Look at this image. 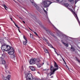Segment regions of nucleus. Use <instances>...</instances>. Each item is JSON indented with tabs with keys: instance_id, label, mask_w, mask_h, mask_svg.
<instances>
[{
	"instance_id": "37998d69",
	"label": "nucleus",
	"mask_w": 80,
	"mask_h": 80,
	"mask_svg": "<svg viewBox=\"0 0 80 80\" xmlns=\"http://www.w3.org/2000/svg\"><path fill=\"white\" fill-rule=\"evenodd\" d=\"M61 57L62 58V59L63 57H62V56H61Z\"/></svg>"
},
{
	"instance_id": "79ce46f5",
	"label": "nucleus",
	"mask_w": 80,
	"mask_h": 80,
	"mask_svg": "<svg viewBox=\"0 0 80 80\" xmlns=\"http://www.w3.org/2000/svg\"><path fill=\"white\" fill-rule=\"evenodd\" d=\"M22 22L24 23H25V22L24 21H22Z\"/></svg>"
},
{
	"instance_id": "c756f323",
	"label": "nucleus",
	"mask_w": 80,
	"mask_h": 80,
	"mask_svg": "<svg viewBox=\"0 0 80 80\" xmlns=\"http://www.w3.org/2000/svg\"><path fill=\"white\" fill-rule=\"evenodd\" d=\"M43 10H44L45 13L46 14H47V11H46V10H45L44 9H43Z\"/></svg>"
},
{
	"instance_id": "7ed1b4c3",
	"label": "nucleus",
	"mask_w": 80,
	"mask_h": 80,
	"mask_svg": "<svg viewBox=\"0 0 80 80\" xmlns=\"http://www.w3.org/2000/svg\"><path fill=\"white\" fill-rule=\"evenodd\" d=\"M51 3H52V2L47 0H45L43 1L42 2V4L45 8L48 7Z\"/></svg>"
},
{
	"instance_id": "de8ad7c7",
	"label": "nucleus",
	"mask_w": 80,
	"mask_h": 80,
	"mask_svg": "<svg viewBox=\"0 0 80 80\" xmlns=\"http://www.w3.org/2000/svg\"><path fill=\"white\" fill-rule=\"evenodd\" d=\"M55 53H56V54H58V53H57V52H56Z\"/></svg>"
},
{
	"instance_id": "f704fd0d",
	"label": "nucleus",
	"mask_w": 80,
	"mask_h": 80,
	"mask_svg": "<svg viewBox=\"0 0 80 80\" xmlns=\"http://www.w3.org/2000/svg\"><path fill=\"white\" fill-rule=\"evenodd\" d=\"M44 70L45 71H48L49 70L48 69H44Z\"/></svg>"
},
{
	"instance_id": "9d476101",
	"label": "nucleus",
	"mask_w": 80,
	"mask_h": 80,
	"mask_svg": "<svg viewBox=\"0 0 80 80\" xmlns=\"http://www.w3.org/2000/svg\"><path fill=\"white\" fill-rule=\"evenodd\" d=\"M36 65H37L38 67L39 68H40L42 65V64H41V62L37 63Z\"/></svg>"
},
{
	"instance_id": "a18cd8bd",
	"label": "nucleus",
	"mask_w": 80,
	"mask_h": 80,
	"mask_svg": "<svg viewBox=\"0 0 80 80\" xmlns=\"http://www.w3.org/2000/svg\"><path fill=\"white\" fill-rule=\"evenodd\" d=\"M61 42H62V43H63V40H61Z\"/></svg>"
},
{
	"instance_id": "f257e3e1",
	"label": "nucleus",
	"mask_w": 80,
	"mask_h": 80,
	"mask_svg": "<svg viewBox=\"0 0 80 80\" xmlns=\"http://www.w3.org/2000/svg\"><path fill=\"white\" fill-rule=\"evenodd\" d=\"M0 42L2 45L1 47V50L3 51H5V50L7 49V50L6 51L10 55V46H9L8 45H7L5 43H4V40L3 39H0Z\"/></svg>"
},
{
	"instance_id": "58836bf2",
	"label": "nucleus",
	"mask_w": 80,
	"mask_h": 80,
	"mask_svg": "<svg viewBox=\"0 0 80 80\" xmlns=\"http://www.w3.org/2000/svg\"><path fill=\"white\" fill-rule=\"evenodd\" d=\"M18 30L19 32H20V33H21V32H20V29H18Z\"/></svg>"
},
{
	"instance_id": "4be33fe9",
	"label": "nucleus",
	"mask_w": 80,
	"mask_h": 80,
	"mask_svg": "<svg viewBox=\"0 0 80 80\" xmlns=\"http://www.w3.org/2000/svg\"><path fill=\"white\" fill-rule=\"evenodd\" d=\"M44 52L45 53H49V52H48V50L47 49H45V50H44Z\"/></svg>"
},
{
	"instance_id": "c03bdc74",
	"label": "nucleus",
	"mask_w": 80,
	"mask_h": 80,
	"mask_svg": "<svg viewBox=\"0 0 80 80\" xmlns=\"http://www.w3.org/2000/svg\"><path fill=\"white\" fill-rule=\"evenodd\" d=\"M13 1H14V2H15V3H17V2H16V1H15L14 0H13Z\"/></svg>"
},
{
	"instance_id": "49530a36",
	"label": "nucleus",
	"mask_w": 80,
	"mask_h": 80,
	"mask_svg": "<svg viewBox=\"0 0 80 80\" xmlns=\"http://www.w3.org/2000/svg\"><path fill=\"white\" fill-rule=\"evenodd\" d=\"M17 1H18V2H20V1H19V0H17Z\"/></svg>"
},
{
	"instance_id": "f3484780",
	"label": "nucleus",
	"mask_w": 80,
	"mask_h": 80,
	"mask_svg": "<svg viewBox=\"0 0 80 80\" xmlns=\"http://www.w3.org/2000/svg\"><path fill=\"white\" fill-rule=\"evenodd\" d=\"M62 43L64 45L65 47H68V43H65L63 42H62Z\"/></svg>"
},
{
	"instance_id": "c9c22d12",
	"label": "nucleus",
	"mask_w": 80,
	"mask_h": 80,
	"mask_svg": "<svg viewBox=\"0 0 80 80\" xmlns=\"http://www.w3.org/2000/svg\"><path fill=\"white\" fill-rule=\"evenodd\" d=\"M62 60L64 62H65V60H64V59H63V58H62Z\"/></svg>"
},
{
	"instance_id": "393cba45",
	"label": "nucleus",
	"mask_w": 80,
	"mask_h": 80,
	"mask_svg": "<svg viewBox=\"0 0 80 80\" xmlns=\"http://www.w3.org/2000/svg\"><path fill=\"white\" fill-rule=\"evenodd\" d=\"M27 41H24L23 42V44L24 45H27Z\"/></svg>"
},
{
	"instance_id": "3c124183",
	"label": "nucleus",
	"mask_w": 80,
	"mask_h": 80,
	"mask_svg": "<svg viewBox=\"0 0 80 80\" xmlns=\"http://www.w3.org/2000/svg\"><path fill=\"white\" fill-rule=\"evenodd\" d=\"M78 62L79 63H80V61H78Z\"/></svg>"
},
{
	"instance_id": "0eeeda50",
	"label": "nucleus",
	"mask_w": 80,
	"mask_h": 80,
	"mask_svg": "<svg viewBox=\"0 0 80 80\" xmlns=\"http://www.w3.org/2000/svg\"><path fill=\"white\" fill-rule=\"evenodd\" d=\"M2 78L4 80H10V75H8L7 77H5L4 76L2 77Z\"/></svg>"
},
{
	"instance_id": "6ab92c4d",
	"label": "nucleus",
	"mask_w": 80,
	"mask_h": 80,
	"mask_svg": "<svg viewBox=\"0 0 80 80\" xmlns=\"http://www.w3.org/2000/svg\"><path fill=\"white\" fill-rule=\"evenodd\" d=\"M10 55V57L11 58H15V54H11Z\"/></svg>"
},
{
	"instance_id": "8fccbe9b",
	"label": "nucleus",
	"mask_w": 80,
	"mask_h": 80,
	"mask_svg": "<svg viewBox=\"0 0 80 80\" xmlns=\"http://www.w3.org/2000/svg\"><path fill=\"white\" fill-rule=\"evenodd\" d=\"M46 10H47V11H48V8H47Z\"/></svg>"
},
{
	"instance_id": "2f4dec72",
	"label": "nucleus",
	"mask_w": 80,
	"mask_h": 80,
	"mask_svg": "<svg viewBox=\"0 0 80 80\" xmlns=\"http://www.w3.org/2000/svg\"><path fill=\"white\" fill-rule=\"evenodd\" d=\"M14 23L15 25L16 26V27L18 26V25H17V24H16V23L15 22H14Z\"/></svg>"
},
{
	"instance_id": "a211bd4d",
	"label": "nucleus",
	"mask_w": 80,
	"mask_h": 80,
	"mask_svg": "<svg viewBox=\"0 0 80 80\" xmlns=\"http://www.w3.org/2000/svg\"><path fill=\"white\" fill-rule=\"evenodd\" d=\"M48 46H49V47H51V48H53V49H54V50H55V48H54V47H52V45H51V44L49 43L48 44Z\"/></svg>"
},
{
	"instance_id": "603ef678",
	"label": "nucleus",
	"mask_w": 80,
	"mask_h": 80,
	"mask_svg": "<svg viewBox=\"0 0 80 80\" xmlns=\"http://www.w3.org/2000/svg\"><path fill=\"white\" fill-rule=\"evenodd\" d=\"M60 57H61V56H62L61 55V54H60Z\"/></svg>"
},
{
	"instance_id": "412c9836",
	"label": "nucleus",
	"mask_w": 80,
	"mask_h": 80,
	"mask_svg": "<svg viewBox=\"0 0 80 80\" xmlns=\"http://www.w3.org/2000/svg\"><path fill=\"white\" fill-rule=\"evenodd\" d=\"M2 6H3V7L6 10H7V6H6V5H5V4H2Z\"/></svg>"
},
{
	"instance_id": "1a4fd4ad",
	"label": "nucleus",
	"mask_w": 80,
	"mask_h": 80,
	"mask_svg": "<svg viewBox=\"0 0 80 80\" xmlns=\"http://www.w3.org/2000/svg\"><path fill=\"white\" fill-rule=\"evenodd\" d=\"M31 3H32L33 5L34 6V7H36V9L38 10H39V7L38 6H37V5H36V4H35V3H34L33 2H32V1H31Z\"/></svg>"
},
{
	"instance_id": "aec40b11",
	"label": "nucleus",
	"mask_w": 80,
	"mask_h": 80,
	"mask_svg": "<svg viewBox=\"0 0 80 80\" xmlns=\"http://www.w3.org/2000/svg\"><path fill=\"white\" fill-rule=\"evenodd\" d=\"M56 1L57 2H60V3H63L64 0H56Z\"/></svg>"
},
{
	"instance_id": "a878e982",
	"label": "nucleus",
	"mask_w": 80,
	"mask_h": 80,
	"mask_svg": "<svg viewBox=\"0 0 80 80\" xmlns=\"http://www.w3.org/2000/svg\"><path fill=\"white\" fill-rule=\"evenodd\" d=\"M32 32H33V33H34V34H35V35H37V36L38 37V34H37V32L34 31H32Z\"/></svg>"
},
{
	"instance_id": "e433bc0d",
	"label": "nucleus",
	"mask_w": 80,
	"mask_h": 80,
	"mask_svg": "<svg viewBox=\"0 0 80 80\" xmlns=\"http://www.w3.org/2000/svg\"><path fill=\"white\" fill-rule=\"evenodd\" d=\"M29 28V29H30V30H31V31H33V30H32V29H30V28Z\"/></svg>"
},
{
	"instance_id": "f8f14e48",
	"label": "nucleus",
	"mask_w": 80,
	"mask_h": 80,
	"mask_svg": "<svg viewBox=\"0 0 80 80\" xmlns=\"http://www.w3.org/2000/svg\"><path fill=\"white\" fill-rule=\"evenodd\" d=\"M30 69L33 72L35 71V68L32 66L31 67Z\"/></svg>"
},
{
	"instance_id": "473e14b6",
	"label": "nucleus",
	"mask_w": 80,
	"mask_h": 80,
	"mask_svg": "<svg viewBox=\"0 0 80 80\" xmlns=\"http://www.w3.org/2000/svg\"><path fill=\"white\" fill-rule=\"evenodd\" d=\"M10 19L11 20V21H12V22H13V23H14V22H14V21L13 20V19H12V18H11Z\"/></svg>"
},
{
	"instance_id": "423d86ee",
	"label": "nucleus",
	"mask_w": 80,
	"mask_h": 80,
	"mask_svg": "<svg viewBox=\"0 0 80 80\" xmlns=\"http://www.w3.org/2000/svg\"><path fill=\"white\" fill-rule=\"evenodd\" d=\"M54 66L55 68L54 69V70H56V71L57 70H58V66L57 64V62H55V61H54Z\"/></svg>"
},
{
	"instance_id": "39448f33",
	"label": "nucleus",
	"mask_w": 80,
	"mask_h": 80,
	"mask_svg": "<svg viewBox=\"0 0 80 80\" xmlns=\"http://www.w3.org/2000/svg\"><path fill=\"white\" fill-rule=\"evenodd\" d=\"M36 61L35 58H33L32 59H31L29 62L30 65H34V64L35 63Z\"/></svg>"
},
{
	"instance_id": "cd10ccee",
	"label": "nucleus",
	"mask_w": 80,
	"mask_h": 80,
	"mask_svg": "<svg viewBox=\"0 0 80 80\" xmlns=\"http://www.w3.org/2000/svg\"><path fill=\"white\" fill-rule=\"evenodd\" d=\"M71 50L72 52H74V51L75 50V49L74 48H71Z\"/></svg>"
},
{
	"instance_id": "72a5a7b5",
	"label": "nucleus",
	"mask_w": 80,
	"mask_h": 80,
	"mask_svg": "<svg viewBox=\"0 0 80 80\" xmlns=\"http://www.w3.org/2000/svg\"><path fill=\"white\" fill-rule=\"evenodd\" d=\"M76 60H77V61H78V62H79V61H80L79 60V59H78L77 58H76Z\"/></svg>"
},
{
	"instance_id": "ea45409f",
	"label": "nucleus",
	"mask_w": 80,
	"mask_h": 80,
	"mask_svg": "<svg viewBox=\"0 0 80 80\" xmlns=\"http://www.w3.org/2000/svg\"><path fill=\"white\" fill-rule=\"evenodd\" d=\"M51 78H53V76H52L51 77Z\"/></svg>"
},
{
	"instance_id": "9b49d317",
	"label": "nucleus",
	"mask_w": 80,
	"mask_h": 80,
	"mask_svg": "<svg viewBox=\"0 0 80 80\" xmlns=\"http://www.w3.org/2000/svg\"><path fill=\"white\" fill-rule=\"evenodd\" d=\"M36 60V63H40L41 62L40 61V59L39 58H35Z\"/></svg>"
},
{
	"instance_id": "a19ab883",
	"label": "nucleus",
	"mask_w": 80,
	"mask_h": 80,
	"mask_svg": "<svg viewBox=\"0 0 80 80\" xmlns=\"http://www.w3.org/2000/svg\"><path fill=\"white\" fill-rule=\"evenodd\" d=\"M56 49H55V50H54V52H55V53L56 52H56Z\"/></svg>"
},
{
	"instance_id": "bb28decb",
	"label": "nucleus",
	"mask_w": 80,
	"mask_h": 80,
	"mask_svg": "<svg viewBox=\"0 0 80 80\" xmlns=\"http://www.w3.org/2000/svg\"><path fill=\"white\" fill-rule=\"evenodd\" d=\"M23 38L26 40V41H28V40H27V38H25L24 35L23 36Z\"/></svg>"
},
{
	"instance_id": "4468645a",
	"label": "nucleus",
	"mask_w": 80,
	"mask_h": 80,
	"mask_svg": "<svg viewBox=\"0 0 80 80\" xmlns=\"http://www.w3.org/2000/svg\"><path fill=\"white\" fill-rule=\"evenodd\" d=\"M30 37L31 38H32L33 40H35V38L33 37V35L31 34V33H30Z\"/></svg>"
},
{
	"instance_id": "09e8293b",
	"label": "nucleus",
	"mask_w": 80,
	"mask_h": 80,
	"mask_svg": "<svg viewBox=\"0 0 80 80\" xmlns=\"http://www.w3.org/2000/svg\"><path fill=\"white\" fill-rule=\"evenodd\" d=\"M57 55L58 56V55H59V54L58 53L57 54Z\"/></svg>"
},
{
	"instance_id": "6e6552de",
	"label": "nucleus",
	"mask_w": 80,
	"mask_h": 80,
	"mask_svg": "<svg viewBox=\"0 0 80 80\" xmlns=\"http://www.w3.org/2000/svg\"><path fill=\"white\" fill-rule=\"evenodd\" d=\"M10 55H15V54H14V50L12 47H10Z\"/></svg>"
},
{
	"instance_id": "2eb2a0df",
	"label": "nucleus",
	"mask_w": 80,
	"mask_h": 80,
	"mask_svg": "<svg viewBox=\"0 0 80 80\" xmlns=\"http://www.w3.org/2000/svg\"><path fill=\"white\" fill-rule=\"evenodd\" d=\"M53 70H54V69L53 65H51L50 68V70L51 72H52Z\"/></svg>"
},
{
	"instance_id": "f03ea898",
	"label": "nucleus",
	"mask_w": 80,
	"mask_h": 80,
	"mask_svg": "<svg viewBox=\"0 0 80 80\" xmlns=\"http://www.w3.org/2000/svg\"><path fill=\"white\" fill-rule=\"evenodd\" d=\"M5 57V54L3 53L2 54L1 57V61H0V64H2V65H5V67L6 69H7L8 68V65L7 64H5V61L4 59V58Z\"/></svg>"
},
{
	"instance_id": "7c9ffc66",
	"label": "nucleus",
	"mask_w": 80,
	"mask_h": 80,
	"mask_svg": "<svg viewBox=\"0 0 80 80\" xmlns=\"http://www.w3.org/2000/svg\"><path fill=\"white\" fill-rule=\"evenodd\" d=\"M78 0H75V4H76V3H77L78 1Z\"/></svg>"
},
{
	"instance_id": "c85d7f7f",
	"label": "nucleus",
	"mask_w": 80,
	"mask_h": 80,
	"mask_svg": "<svg viewBox=\"0 0 80 80\" xmlns=\"http://www.w3.org/2000/svg\"><path fill=\"white\" fill-rule=\"evenodd\" d=\"M65 63V64L66 65V67H67V68H68V69H69V68H68V66H67V63H66V62H65H65H64Z\"/></svg>"
},
{
	"instance_id": "dca6fc26",
	"label": "nucleus",
	"mask_w": 80,
	"mask_h": 80,
	"mask_svg": "<svg viewBox=\"0 0 80 80\" xmlns=\"http://www.w3.org/2000/svg\"><path fill=\"white\" fill-rule=\"evenodd\" d=\"M55 71H56L55 69H53L52 72H51V74H50V76H51L52 75H53L55 73Z\"/></svg>"
},
{
	"instance_id": "20e7f679",
	"label": "nucleus",
	"mask_w": 80,
	"mask_h": 80,
	"mask_svg": "<svg viewBox=\"0 0 80 80\" xmlns=\"http://www.w3.org/2000/svg\"><path fill=\"white\" fill-rule=\"evenodd\" d=\"M43 28L44 29H45V30H46V31H47V32L48 33V34H49V35H50L52 36H53V37H55V36L51 32V31H50V30L47 29H46V28H45V27H43Z\"/></svg>"
},
{
	"instance_id": "b1692460",
	"label": "nucleus",
	"mask_w": 80,
	"mask_h": 80,
	"mask_svg": "<svg viewBox=\"0 0 80 80\" xmlns=\"http://www.w3.org/2000/svg\"><path fill=\"white\" fill-rule=\"evenodd\" d=\"M64 5L66 7H68L69 5V4L68 3H66L64 4Z\"/></svg>"
},
{
	"instance_id": "ddd939ff",
	"label": "nucleus",
	"mask_w": 80,
	"mask_h": 80,
	"mask_svg": "<svg viewBox=\"0 0 80 80\" xmlns=\"http://www.w3.org/2000/svg\"><path fill=\"white\" fill-rule=\"evenodd\" d=\"M42 40H43L44 41L46 42V43L47 44H49V43H48V40L46 39L45 38H42Z\"/></svg>"
},
{
	"instance_id": "5701e85b",
	"label": "nucleus",
	"mask_w": 80,
	"mask_h": 80,
	"mask_svg": "<svg viewBox=\"0 0 80 80\" xmlns=\"http://www.w3.org/2000/svg\"><path fill=\"white\" fill-rule=\"evenodd\" d=\"M68 1L70 2L71 3H74V1L73 0H68Z\"/></svg>"
},
{
	"instance_id": "4c0bfd02",
	"label": "nucleus",
	"mask_w": 80,
	"mask_h": 80,
	"mask_svg": "<svg viewBox=\"0 0 80 80\" xmlns=\"http://www.w3.org/2000/svg\"><path fill=\"white\" fill-rule=\"evenodd\" d=\"M17 27V28H18V29H19L20 27H18V26Z\"/></svg>"
}]
</instances>
